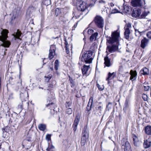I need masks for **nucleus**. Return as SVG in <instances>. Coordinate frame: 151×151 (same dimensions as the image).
Instances as JSON below:
<instances>
[{"instance_id": "nucleus-34", "label": "nucleus", "mask_w": 151, "mask_h": 151, "mask_svg": "<svg viewBox=\"0 0 151 151\" xmlns=\"http://www.w3.org/2000/svg\"><path fill=\"white\" fill-rule=\"evenodd\" d=\"M51 135L49 134H47L46 135V139L48 141H49L51 140Z\"/></svg>"}, {"instance_id": "nucleus-42", "label": "nucleus", "mask_w": 151, "mask_h": 151, "mask_svg": "<svg viewBox=\"0 0 151 151\" xmlns=\"http://www.w3.org/2000/svg\"><path fill=\"white\" fill-rule=\"evenodd\" d=\"M65 48L66 52L67 54H68L69 53V51L66 45Z\"/></svg>"}, {"instance_id": "nucleus-31", "label": "nucleus", "mask_w": 151, "mask_h": 151, "mask_svg": "<svg viewBox=\"0 0 151 151\" xmlns=\"http://www.w3.org/2000/svg\"><path fill=\"white\" fill-rule=\"evenodd\" d=\"M142 97L144 101H147V100L148 97L146 94H142Z\"/></svg>"}, {"instance_id": "nucleus-58", "label": "nucleus", "mask_w": 151, "mask_h": 151, "mask_svg": "<svg viewBox=\"0 0 151 151\" xmlns=\"http://www.w3.org/2000/svg\"><path fill=\"white\" fill-rule=\"evenodd\" d=\"M9 99H11V96H9Z\"/></svg>"}, {"instance_id": "nucleus-10", "label": "nucleus", "mask_w": 151, "mask_h": 151, "mask_svg": "<svg viewBox=\"0 0 151 151\" xmlns=\"http://www.w3.org/2000/svg\"><path fill=\"white\" fill-rule=\"evenodd\" d=\"M80 5L77 7V9L80 11H84L87 8L86 4L85 2L82 1L80 2Z\"/></svg>"}, {"instance_id": "nucleus-52", "label": "nucleus", "mask_w": 151, "mask_h": 151, "mask_svg": "<svg viewBox=\"0 0 151 151\" xmlns=\"http://www.w3.org/2000/svg\"><path fill=\"white\" fill-rule=\"evenodd\" d=\"M69 80H70L71 79V78L70 77V76H69Z\"/></svg>"}, {"instance_id": "nucleus-19", "label": "nucleus", "mask_w": 151, "mask_h": 151, "mask_svg": "<svg viewBox=\"0 0 151 151\" xmlns=\"http://www.w3.org/2000/svg\"><path fill=\"white\" fill-rule=\"evenodd\" d=\"M140 73L144 75H148L149 73V70L146 67H144L140 70Z\"/></svg>"}, {"instance_id": "nucleus-43", "label": "nucleus", "mask_w": 151, "mask_h": 151, "mask_svg": "<svg viewBox=\"0 0 151 151\" xmlns=\"http://www.w3.org/2000/svg\"><path fill=\"white\" fill-rule=\"evenodd\" d=\"M102 109V107L101 106H99L96 109L97 110H99L100 111H101Z\"/></svg>"}, {"instance_id": "nucleus-23", "label": "nucleus", "mask_w": 151, "mask_h": 151, "mask_svg": "<svg viewBox=\"0 0 151 151\" xmlns=\"http://www.w3.org/2000/svg\"><path fill=\"white\" fill-rule=\"evenodd\" d=\"M98 35V33L97 32H96L93 34L90 37V40L91 41H93V40H95L96 39V37Z\"/></svg>"}, {"instance_id": "nucleus-57", "label": "nucleus", "mask_w": 151, "mask_h": 151, "mask_svg": "<svg viewBox=\"0 0 151 151\" xmlns=\"http://www.w3.org/2000/svg\"><path fill=\"white\" fill-rule=\"evenodd\" d=\"M48 80V78H47L45 79V80H46H46Z\"/></svg>"}, {"instance_id": "nucleus-20", "label": "nucleus", "mask_w": 151, "mask_h": 151, "mask_svg": "<svg viewBox=\"0 0 151 151\" xmlns=\"http://www.w3.org/2000/svg\"><path fill=\"white\" fill-rule=\"evenodd\" d=\"M145 133L148 135H151V126L148 125L145 128Z\"/></svg>"}, {"instance_id": "nucleus-14", "label": "nucleus", "mask_w": 151, "mask_h": 151, "mask_svg": "<svg viewBox=\"0 0 151 151\" xmlns=\"http://www.w3.org/2000/svg\"><path fill=\"white\" fill-rule=\"evenodd\" d=\"M133 140L134 146L139 147L141 144V142L139 141L138 137L135 135H133Z\"/></svg>"}, {"instance_id": "nucleus-61", "label": "nucleus", "mask_w": 151, "mask_h": 151, "mask_svg": "<svg viewBox=\"0 0 151 151\" xmlns=\"http://www.w3.org/2000/svg\"><path fill=\"white\" fill-rule=\"evenodd\" d=\"M150 96H151V93H150Z\"/></svg>"}, {"instance_id": "nucleus-56", "label": "nucleus", "mask_w": 151, "mask_h": 151, "mask_svg": "<svg viewBox=\"0 0 151 151\" xmlns=\"http://www.w3.org/2000/svg\"><path fill=\"white\" fill-rule=\"evenodd\" d=\"M20 85L21 86L22 85V83L21 81V82L20 83Z\"/></svg>"}, {"instance_id": "nucleus-38", "label": "nucleus", "mask_w": 151, "mask_h": 151, "mask_svg": "<svg viewBox=\"0 0 151 151\" xmlns=\"http://www.w3.org/2000/svg\"><path fill=\"white\" fill-rule=\"evenodd\" d=\"M31 10H35V7H33V6H30L28 9V11H31Z\"/></svg>"}, {"instance_id": "nucleus-50", "label": "nucleus", "mask_w": 151, "mask_h": 151, "mask_svg": "<svg viewBox=\"0 0 151 151\" xmlns=\"http://www.w3.org/2000/svg\"><path fill=\"white\" fill-rule=\"evenodd\" d=\"M70 83H71L72 84L71 87H72L73 86V83L72 81H70Z\"/></svg>"}, {"instance_id": "nucleus-54", "label": "nucleus", "mask_w": 151, "mask_h": 151, "mask_svg": "<svg viewBox=\"0 0 151 151\" xmlns=\"http://www.w3.org/2000/svg\"><path fill=\"white\" fill-rule=\"evenodd\" d=\"M97 0H92L93 2H94V3L96 2Z\"/></svg>"}, {"instance_id": "nucleus-62", "label": "nucleus", "mask_w": 151, "mask_h": 151, "mask_svg": "<svg viewBox=\"0 0 151 151\" xmlns=\"http://www.w3.org/2000/svg\"><path fill=\"white\" fill-rule=\"evenodd\" d=\"M76 18H77V16H76Z\"/></svg>"}, {"instance_id": "nucleus-6", "label": "nucleus", "mask_w": 151, "mask_h": 151, "mask_svg": "<svg viewBox=\"0 0 151 151\" xmlns=\"http://www.w3.org/2000/svg\"><path fill=\"white\" fill-rule=\"evenodd\" d=\"M131 3L132 5L134 7H141L145 4L144 0H132Z\"/></svg>"}, {"instance_id": "nucleus-17", "label": "nucleus", "mask_w": 151, "mask_h": 151, "mask_svg": "<svg viewBox=\"0 0 151 151\" xmlns=\"http://www.w3.org/2000/svg\"><path fill=\"white\" fill-rule=\"evenodd\" d=\"M79 122V119L77 116L73 125V130L74 131H75L77 129V125Z\"/></svg>"}, {"instance_id": "nucleus-26", "label": "nucleus", "mask_w": 151, "mask_h": 151, "mask_svg": "<svg viewBox=\"0 0 151 151\" xmlns=\"http://www.w3.org/2000/svg\"><path fill=\"white\" fill-rule=\"evenodd\" d=\"M22 33L19 30H17L16 35H14V37L17 39H19V37L21 36Z\"/></svg>"}, {"instance_id": "nucleus-32", "label": "nucleus", "mask_w": 151, "mask_h": 151, "mask_svg": "<svg viewBox=\"0 0 151 151\" xmlns=\"http://www.w3.org/2000/svg\"><path fill=\"white\" fill-rule=\"evenodd\" d=\"M72 105V103L70 102H66L65 103V106L66 108L70 107Z\"/></svg>"}, {"instance_id": "nucleus-22", "label": "nucleus", "mask_w": 151, "mask_h": 151, "mask_svg": "<svg viewBox=\"0 0 151 151\" xmlns=\"http://www.w3.org/2000/svg\"><path fill=\"white\" fill-rule=\"evenodd\" d=\"M55 55V50H50L49 55V58L51 60L52 59Z\"/></svg>"}, {"instance_id": "nucleus-53", "label": "nucleus", "mask_w": 151, "mask_h": 151, "mask_svg": "<svg viewBox=\"0 0 151 151\" xmlns=\"http://www.w3.org/2000/svg\"><path fill=\"white\" fill-rule=\"evenodd\" d=\"M1 145H2V144L1 143H0V149H1Z\"/></svg>"}, {"instance_id": "nucleus-2", "label": "nucleus", "mask_w": 151, "mask_h": 151, "mask_svg": "<svg viewBox=\"0 0 151 151\" xmlns=\"http://www.w3.org/2000/svg\"><path fill=\"white\" fill-rule=\"evenodd\" d=\"M8 30L7 29H3L1 32V35H0V40L2 41L3 43L1 45L5 47H9L10 45V42L6 40L8 37Z\"/></svg>"}, {"instance_id": "nucleus-47", "label": "nucleus", "mask_w": 151, "mask_h": 151, "mask_svg": "<svg viewBox=\"0 0 151 151\" xmlns=\"http://www.w3.org/2000/svg\"><path fill=\"white\" fill-rule=\"evenodd\" d=\"M110 6H111V7L112 8L113 7L115 6V5H114V4L113 3H110Z\"/></svg>"}, {"instance_id": "nucleus-25", "label": "nucleus", "mask_w": 151, "mask_h": 151, "mask_svg": "<svg viewBox=\"0 0 151 151\" xmlns=\"http://www.w3.org/2000/svg\"><path fill=\"white\" fill-rule=\"evenodd\" d=\"M149 13V12H143L141 15H140L139 18H145Z\"/></svg>"}, {"instance_id": "nucleus-45", "label": "nucleus", "mask_w": 151, "mask_h": 151, "mask_svg": "<svg viewBox=\"0 0 151 151\" xmlns=\"http://www.w3.org/2000/svg\"><path fill=\"white\" fill-rule=\"evenodd\" d=\"M22 106L23 104H22V103H21V104H19L18 105V107L19 108H22Z\"/></svg>"}, {"instance_id": "nucleus-9", "label": "nucleus", "mask_w": 151, "mask_h": 151, "mask_svg": "<svg viewBox=\"0 0 151 151\" xmlns=\"http://www.w3.org/2000/svg\"><path fill=\"white\" fill-rule=\"evenodd\" d=\"M90 68V65H84L83 68H82V71L83 75L87 76L89 74V73L88 72V70Z\"/></svg>"}, {"instance_id": "nucleus-63", "label": "nucleus", "mask_w": 151, "mask_h": 151, "mask_svg": "<svg viewBox=\"0 0 151 151\" xmlns=\"http://www.w3.org/2000/svg\"><path fill=\"white\" fill-rule=\"evenodd\" d=\"M111 104V103H109V104Z\"/></svg>"}, {"instance_id": "nucleus-46", "label": "nucleus", "mask_w": 151, "mask_h": 151, "mask_svg": "<svg viewBox=\"0 0 151 151\" xmlns=\"http://www.w3.org/2000/svg\"><path fill=\"white\" fill-rule=\"evenodd\" d=\"M135 35L136 36L138 35V32L139 33V32L138 31L137 29H135Z\"/></svg>"}, {"instance_id": "nucleus-60", "label": "nucleus", "mask_w": 151, "mask_h": 151, "mask_svg": "<svg viewBox=\"0 0 151 151\" xmlns=\"http://www.w3.org/2000/svg\"><path fill=\"white\" fill-rule=\"evenodd\" d=\"M91 107H90V109H91Z\"/></svg>"}, {"instance_id": "nucleus-41", "label": "nucleus", "mask_w": 151, "mask_h": 151, "mask_svg": "<svg viewBox=\"0 0 151 151\" xmlns=\"http://www.w3.org/2000/svg\"><path fill=\"white\" fill-rule=\"evenodd\" d=\"M97 86L99 90H100L102 91L103 89V88H102L100 86L99 84H97Z\"/></svg>"}, {"instance_id": "nucleus-24", "label": "nucleus", "mask_w": 151, "mask_h": 151, "mask_svg": "<svg viewBox=\"0 0 151 151\" xmlns=\"http://www.w3.org/2000/svg\"><path fill=\"white\" fill-rule=\"evenodd\" d=\"M38 128L40 130L44 131L46 128V126L44 124H40L38 126Z\"/></svg>"}, {"instance_id": "nucleus-35", "label": "nucleus", "mask_w": 151, "mask_h": 151, "mask_svg": "<svg viewBox=\"0 0 151 151\" xmlns=\"http://www.w3.org/2000/svg\"><path fill=\"white\" fill-rule=\"evenodd\" d=\"M147 36L148 38L151 39V31H149L147 33Z\"/></svg>"}, {"instance_id": "nucleus-64", "label": "nucleus", "mask_w": 151, "mask_h": 151, "mask_svg": "<svg viewBox=\"0 0 151 151\" xmlns=\"http://www.w3.org/2000/svg\"><path fill=\"white\" fill-rule=\"evenodd\" d=\"M5 52H4V55H5Z\"/></svg>"}, {"instance_id": "nucleus-29", "label": "nucleus", "mask_w": 151, "mask_h": 151, "mask_svg": "<svg viewBox=\"0 0 151 151\" xmlns=\"http://www.w3.org/2000/svg\"><path fill=\"white\" fill-rule=\"evenodd\" d=\"M72 110L71 108H69L66 109V113L68 114H72Z\"/></svg>"}, {"instance_id": "nucleus-12", "label": "nucleus", "mask_w": 151, "mask_h": 151, "mask_svg": "<svg viewBox=\"0 0 151 151\" xmlns=\"http://www.w3.org/2000/svg\"><path fill=\"white\" fill-rule=\"evenodd\" d=\"M123 109L125 113L128 112L129 111V100H126L124 105Z\"/></svg>"}, {"instance_id": "nucleus-37", "label": "nucleus", "mask_w": 151, "mask_h": 151, "mask_svg": "<svg viewBox=\"0 0 151 151\" xmlns=\"http://www.w3.org/2000/svg\"><path fill=\"white\" fill-rule=\"evenodd\" d=\"M93 32V30L91 29H88L87 33L88 34H91Z\"/></svg>"}, {"instance_id": "nucleus-48", "label": "nucleus", "mask_w": 151, "mask_h": 151, "mask_svg": "<svg viewBox=\"0 0 151 151\" xmlns=\"http://www.w3.org/2000/svg\"><path fill=\"white\" fill-rule=\"evenodd\" d=\"M31 137H30L29 138H28L27 137L26 139L28 141H31Z\"/></svg>"}, {"instance_id": "nucleus-51", "label": "nucleus", "mask_w": 151, "mask_h": 151, "mask_svg": "<svg viewBox=\"0 0 151 151\" xmlns=\"http://www.w3.org/2000/svg\"><path fill=\"white\" fill-rule=\"evenodd\" d=\"M50 69H51V70H53V68L52 67L50 68Z\"/></svg>"}, {"instance_id": "nucleus-18", "label": "nucleus", "mask_w": 151, "mask_h": 151, "mask_svg": "<svg viewBox=\"0 0 151 151\" xmlns=\"http://www.w3.org/2000/svg\"><path fill=\"white\" fill-rule=\"evenodd\" d=\"M125 32H124V37L126 39H128L129 38V35L131 33L129 29L128 28H125Z\"/></svg>"}, {"instance_id": "nucleus-7", "label": "nucleus", "mask_w": 151, "mask_h": 151, "mask_svg": "<svg viewBox=\"0 0 151 151\" xmlns=\"http://www.w3.org/2000/svg\"><path fill=\"white\" fill-rule=\"evenodd\" d=\"M121 144L122 146H124V151H132L131 146L128 142L122 141Z\"/></svg>"}, {"instance_id": "nucleus-4", "label": "nucleus", "mask_w": 151, "mask_h": 151, "mask_svg": "<svg viewBox=\"0 0 151 151\" xmlns=\"http://www.w3.org/2000/svg\"><path fill=\"white\" fill-rule=\"evenodd\" d=\"M89 137L88 130L86 126L84 127L82 131L81 141V145L84 146L87 142Z\"/></svg>"}, {"instance_id": "nucleus-59", "label": "nucleus", "mask_w": 151, "mask_h": 151, "mask_svg": "<svg viewBox=\"0 0 151 151\" xmlns=\"http://www.w3.org/2000/svg\"><path fill=\"white\" fill-rule=\"evenodd\" d=\"M80 15L78 16L77 17H80Z\"/></svg>"}, {"instance_id": "nucleus-30", "label": "nucleus", "mask_w": 151, "mask_h": 151, "mask_svg": "<svg viewBox=\"0 0 151 151\" xmlns=\"http://www.w3.org/2000/svg\"><path fill=\"white\" fill-rule=\"evenodd\" d=\"M60 9L58 8H57L55 10V15L56 16H58L60 13Z\"/></svg>"}, {"instance_id": "nucleus-36", "label": "nucleus", "mask_w": 151, "mask_h": 151, "mask_svg": "<svg viewBox=\"0 0 151 151\" xmlns=\"http://www.w3.org/2000/svg\"><path fill=\"white\" fill-rule=\"evenodd\" d=\"M144 90L145 91H148L149 90L150 87L148 86H145L144 87Z\"/></svg>"}, {"instance_id": "nucleus-39", "label": "nucleus", "mask_w": 151, "mask_h": 151, "mask_svg": "<svg viewBox=\"0 0 151 151\" xmlns=\"http://www.w3.org/2000/svg\"><path fill=\"white\" fill-rule=\"evenodd\" d=\"M51 78V75H48L47 77H46L47 78H48V80H46V81L48 82L50 80V78Z\"/></svg>"}, {"instance_id": "nucleus-3", "label": "nucleus", "mask_w": 151, "mask_h": 151, "mask_svg": "<svg viewBox=\"0 0 151 151\" xmlns=\"http://www.w3.org/2000/svg\"><path fill=\"white\" fill-rule=\"evenodd\" d=\"M92 52L91 51H87L85 52L82 55L80 56V59L81 61L85 62L86 63H92L93 58L91 57Z\"/></svg>"}, {"instance_id": "nucleus-55", "label": "nucleus", "mask_w": 151, "mask_h": 151, "mask_svg": "<svg viewBox=\"0 0 151 151\" xmlns=\"http://www.w3.org/2000/svg\"><path fill=\"white\" fill-rule=\"evenodd\" d=\"M132 89H133V88H132L130 90V91H131L132 90Z\"/></svg>"}, {"instance_id": "nucleus-11", "label": "nucleus", "mask_w": 151, "mask_h": 151, "mask_svg": "<svg viewBox=\"0 0 151 151\" xmlns=\"http://www.w3.org/2000/svg\"><path fill=\"white\" fill-rule=\"evenodd\" d=\"M141 13V10L140 9H133L132 15L133 17L136 18L138 17L139 18Z\"/></svg>"}, {"instance_id": "nucleus-13", "label": "nucleus", "mask_w": 151, "mask_h": 151, "mask_svg": "<svg viewBox=\"0 0 151 151\" xmlns=\"http://www.w3.org/2000/svg\"><path fill=\"white\" fill-rule=\"evenodd\" d=\"M130 74L131 76L130 78V80L133 81L136 80L137 76V73L136 70L133 71L131 70L130 71Z\"/></svg>"}, {"instance_id": "nucleus-44", "label": "nucleus", "mask_w": 151, "mask_h": 151, "mask_svg": "<svg viewBox=\"0 0 151 151\" xmlns=\"http://www.w3.org/2000/svg\"><path fill=\"white\" fill-rule=\"evenodd\" d=\"M123 68L122 66H120L119 67V71L122 72L123 71Z\"/></svg>"}, {"instance_id": "nucleus-28", "label": "nucleus", "mask_w": 151, "mask_h": 151, "mask_svg": "<svg viewBox=\"0 0 151 151\" xmlns=\"http://www.w3.org/2000/svg\"><path fill=\"white\" fill-rule=\"evenodd\" d=\"M111 10V14H115L118 12V11L117 9L115 8H110Z\"/></svg>"}, {"instance_id": "nucleus-33", "label": "nucleus", "mask_w": 151, "mask_h": 151, "mask_svg": "<svg viewBox=\"0 0 151 151\" xmlns=\"http://www.w3.org/2000/svg\"><path fill=\"white\" fill-rule=\"evenodd\" d=\"M54 105V103L51 102L50 103H49L47 104H46V107L50 106V108H52L53 107Z\"/></svg>"}, {"instance_id": "nucleus-49", "label": "nucleus", "mask_w": 151, "mask_h": 151, "mask_svg": "<svg viewBox=\"0 0 151 151\" xmlns=\"http://www.w3.org/2000/svg\"><path fill=\"white\" fill-rule=\"evenodd\" d=\"M89 107V106H88V105L87 107H86V109H87L88 110H88V108Z\"/></svg>"}, {"instance_id": "nucleus-21", "label": "nucleus", "mask_w": 151, "mask_h": 151, "mask_svg": "<svg viewBox=\"0 0 151 151\" xmlns=\"http://www.w3.org/2000/svg\"><path fill=\"white\" fill-rule=\"evenodd\" d=\"M116 73L114 72H113L111 73L109 72L108 74V77L106 79V80L109 81V80L113 79L114 77L116 76Z\"/></svg>"}, {"instance_id": "nucleus-5", "label": "nucleus", "mask_w": 151, "mask_h": 151, "mask_svg": "<svg viewBox=\"0 0 151 151\" xmlns=\"http://www.w3.org/2000/svg\"><path fill=\"white\" fill-rule=\"evenodd\" d=\"M94 21L96 26L99 28H102L104 27V22L103 18L101 16H96Z\"/></svg>"}, {"instance_id": "nucleus-1", "label": "nucleus", "mask_w": 151, "mask_h": 151, "mask_svg": "<svg viewBox=\"0 0 151 151\" xmlns=\"http://www.w3.org/2000/svg\"><path fill=\"white\" fill-rule=\"evenodd\" d=\"M111 37H110L109 39L107 40L108 42L111 44V45H108L107 46L106 50V52H108L110 53L114 52L116 51L118 49V44L119 43V34L117 31H114L111 33Z\"/></svg>"}, {"instance_id": "nucleus-8", "label": "nucleus", "mask_w": 151, "mask_h": 151, "mask_svg": "<svg viewBox=\"0 0 151 151\" xmlns=\"http://www.w3.org/2000/svg\"><path fill=\"white\" fill-rule=\"evenodd\" d=\"M108 54H107V55L106 57L104 58V63L105 65L104 67L106 66L107 67H109L111 66L112 64L111 61V59L109 58Z\"/></svg>"}, {"instance_id": "nucleus-16", "label": "nucleus", "mask_w": 151, "mask_h": 151, "mask_svg": "<svg viewBox=\"0 0 151 151\" xmlns=\"http://www.w3.org/2000/svg\"><path fill=\"white\" fill-rule=\"evenodd\" d=\"M151 142L149 140V138L148 139H144L143 143L144 147L145 148H147L149 147L151 145Z\"/></svg>"}, {"instance_id": "nucleus-27", "label": "nucleus", "mask_w": 151, "mask_h": 151, "mask_svg": "<svg viewBox=\"0 0 151 151\" xmlns=\"http://www.w3.org/2000/svg\"><path fill=\"white\" fill-rule=\"evenodd\" d=\"M59 65V62L58 60H56L55 62V69L56 70L58 69Z\"/></svg>"}, {"instance_id": "nucleus-15", "label": "nucleus", "mask_w": 151, "mask_h": 151, "mask_svg": "<svg viewBox=\"0 0 151 151\" xmlns=\"http://www.w3.org/2000/svg\"><path fill=\"white\" fill-rule=\"evenodd\" d=\"M148 40L146 38H144L141 41V47L144 49L146 47L148 43Z\"/></svg>"}, {"instance_id": "nucleus-40", "label": "nucleus", "mask_w": 151, "mask_h": 151, "mask_svg": "<svg viewBox=\"0 0 151 151\" xmlns=\"http://www.w3.org/2000/svg\"><path fill=\"white\" fill-rule=\"evenodd\" d=\"M131 24L130 23H128L127 24V27L126 28H128V29H129V28H131Z\"/></svg>"}]
</instances>
